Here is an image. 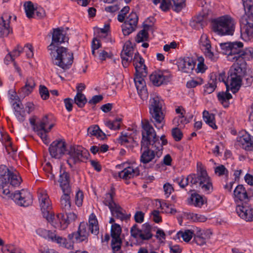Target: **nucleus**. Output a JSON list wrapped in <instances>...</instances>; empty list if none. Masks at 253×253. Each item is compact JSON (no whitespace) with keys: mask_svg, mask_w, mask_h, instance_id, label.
I'll list each match as a JSON object with an SVG mask.
<instances>
[{"mask_svg":"<svg viewBox=\"0 0 253 253\" xmlns=\"http://www.w3.org/2000/svg\"><path fill=\"white\" fill-rule=\"evenodd\" d=\"M21 181V178L16 173L10 171L5 166H0V196L3 199L12 200L20 206L27 207L33 203L31 193L27 190L22 189L13 194L9 190V185L16 187Z\"/></svg>","mask_w":253,"mask_h":253,"instance_id":"nucleus-1","label":"nucleus"},{"mask_svg":"<svg viewBox=\"0 0 253 253\" xmlns=\"http://www.w3.org/2000/svg\"><path fill=\"white\" fill-rule=\"evenodd\" d=\"M141 134L140 161L143 164L152 163L153 165L162 156L164 148L159 143L155 129L147 121L142 122Z\"/></svg>","mask_w":253,"mask_h":253,"instance_id":"nucleus-2","label":"nucleus"},{"mask_svg":"<svg viewBox=\"0 0 253 253\" xmlns=\"http://www.w3.org/2000/svg\"><path fill=\"white\" fill-rule=\"evenodd\" d=\"M36 233L42 237L52 242H56L68 249H72L73 248V243H81L83 242H87L86 237H82L83 235L78 230L76 232H73L68 235V238L69 240L67 241L66 238L57 236L56 231L48 230L43 228H39L36 230Z\"/></svg>","mask_w":253,"mask_h":253,"instance_id":"nucleus-3","label":"nucleus"},{"mask_svg":"<svg viewBox=\"0 0 253 253\" xmlns=\"http://www.w3.org/2000/svg\"><path fill=\"white\" fill-rule=\"evenodd\" d=\"M212 31L220 36H233L236 23L229 15H224L211 20Z\"/></svg>","mask_w":253,"mask_h":253,"instance_id":"nucleus-4","label":"nucleus"},{"mask_svg":"<svg viewBox=\"0 0 253 253\" xmlns=\"http://www.w3.org/2000/svg\"><path fill=\"white\" fill-rule=\"evenodd\" d=\"M244 44L241 42H231V55L229 56V61L235 62L232 66L241 67L242 70H246V61L251 59V51L248 48L244 49Z\"/></svg>","mask_w":253,"mask_h":253,"instance_id":"nucleus-5","label":"nucleus"},{"mask_svg":"<svg viewBox=\"0 0 253 253\" xmlns=\"http://www.w3.org/2000/svg\"><path fill=\"white\" fill-rule=\"evenodd\" d=\"M53 63L64 71L71 67L74 59L73 53L66 47L58 46L54 50L51 51Z\"/></svg>","mask_w":253,"mask_h":253,"instance_id":"nucleus-6","label":"nucleus"},{"mask_svg":"<svg viewBox=\"0 0 253 253\" xmlns=\"http://www.w3.org/2000/svg\"><path fill=\"white\" fill-rule=\"evenodd\" d=\"M163 104L164 101L158 96L150 99L149 110L150 119L158 129L162 128L165 125V114L162 111Z\"/></svg>","mask_w":253,"mask_h":253,"instance_id":"nucleus-7","label":"nucleus"},{"mask_svg":"<svg viewBox=\"0 0 253 253\" xmlns=\"http://www.w3.org/2000/svg\"><path fill=\"white\" fill-rule=\"evenodd\" d=\"M206 169L202 163L198 162L197 164V173L189 175L186 178L181 175L178 185L182 188L188 185L189 182L192 185L199 186L202 188H206Z\"/></svg>","mask_w":253,"mask_h":253,"instance_id":"nucleus-8","label":"nucleus"},{"mask_svg":"<svg viewBox=\"0 0 253 253\" xmlns=\"http://www.w3.org/2000/svg\"><path fill=\"white\" fill-rule=\"evenodd\" d=\"M198 61L197 67L195 69L197 73H203L205 71L204 68V58L203 56L197 57V59L192 57H186L179 60L177 66L179 71L186 73H191L195 69L196 61Z\"/></svg>","mask_w":253,"mask_h":253,"instance_id":"nucleus-9","label":"nucleus"},{"mask_svg":"<svg viewBox=\"0 0 253 253\" xmlns=\"http://www.w3.org/2000/svg\"><path fill=\"white\" fill-rule=\"evenodd\" d=\"M246 70H242L241 67L231 66L228 72V81H230L229 90L233 93H236L241 86L242 77L245 75Z\"/></svg>","mask_w":253,"mask_h":253,"instance_id":"nucleus-10","label":"nucleus"},{"mask_svg":"<svg viewBox=\"0 0 253 253\" xmlns=\"http://www.w3.org/2000/svg\"><path fill=\"white\" fill-rule=\"evenodd\" d=\"M68 154L69 158L67 162L71 168H72V165L70 162V160H73L74 164H76L87 160L89 155L86 149L79 145L71 147Z\"/></svg>","mask_w":253,"mask_h":253,"instance_id":"nucleus-11","label":"nucleus"},{"mask_svg":"<svg viewBox=\"0 0 253 253\" xmlns=\"http://www.w3.org/2000/svg\"><path fill=\"white\" fill-rule=\"evenodd\" d=\"M151 231V226L148 223L143 224L141 229L138 228V225L135 224L130 229V234L137 240H148L153 236Z\"/></svg>","mask_w":253,"mask_h":253,"instance_id":"nucleus-12","label":"nucleus"},{"mask_svg":"<svg viewBox=\"0 0 253 253\" xmlns=\"http://www.w3.org/2000/svg\"><path fill=\"white\" fill-rule=\"evenodd\" d=\"M69 40L68 37L66 35V33L63 30V28H57L53 29L52 33V41L47 48L48 50H54L59 45L65 42H68Z\"/></svg>","mask_w":253,"mask_h":253,"instance_id":"nucleus-13","label":"nucleus"},{"mask_svg":"<svg viewBox=\"0 0 253 253\" xmlns=\"http://www.w3.org/2000/svg\"><path fill=\"white\" fill-rule=\"evenodd\" d=\"M38 198L40 204L42 216L46 220H51L49 215L53 212L51 201L45 191L38 193Z\"/></svg>","mask_w":253,"mask_h":253,"instance_id":"nucleus-14","label":"nucleus"},{"mask_svg":"<svg viewBox=\"0 0 253 253\" xmlns=\"http://www.w3.org/2000/svg\"><path fill=\"white\" fill-rule=\"evenodd\" d=\"M246 14L240 19V26L253 24V0H242Z\"/></svg>","mask_w":253,"mask_h":253,"instance_id":"nucleus-15","label":"nucleus"},{"mask_svg":"<svg viewBox=\"0 0 253 253\" xmlns=\"http://www.w3.org/2000/svg\"><path fill=\"white\" fill-rule=\"evenodd\" d=\"M48 150L52 158L59 159L66 151V142L63 140H56L51 143Z\"/></svg>","mask_w":253,"mask_h":253,"instance_id":"nucleus-16","label":"nucleus"},{"mask_svg":"<svg viewBox=\"0 0 253 253\" xmlns=\"http://www.w3.org/2000/svg\"><path fill=\"white\" fill-rule=\"evenodd\" d=\"M171 75L169 72L159 71L153 72L150 76L151 82L155 86L166 84L170 81Z\"/></svg>","mask_w":253,"mask_h":253,"instance_id":"nucleus-17","label":"nucleus"},{"mask_svg":"<svg viewBox=\"0 0 253 253\" xmlns=\"http://www.w3.org/2000/svg\"><path fill=\"white\" fill-rule=\"evenodd\" d=\"M11 15L8 13H3L0 17V38H4L12 33L10 25Z\"/></svg>","mask_w":253,"mask_h":253,"instance_id":"nucleus-18","label":"nucleus"},{"mask_svg":"<svg viewBox=\"0 0 253 253\" xmlns=\"http://www.w3.org/2000/svg\"><path fill=\"white\" fill-rule=\"evenodd\" d=\"M125 164L118 165L116 167L118 169L123 168V169L118 173V176L125 180L133 178L140 175V171L139 167L134 168L129 166L124 168Z\"/></svg>","mask_w":253,"mask_h":253,"instance_id":"nucleus-19","label":"nucleus"},{"mask_svg":"<svg viewBox=\"0 0 253 253\" xmlns=\"http://www.w3.org/2000/svg\"><path fill=\"white\" fill-rule=\"evenodd\" d=\"M236 211L239 216L246 221H253V209L249 202L238 205L236 207Z\"/></svg>","mask_w":253,"mask_h":253,"instance_id":"nucleus-20","label":"nucleus"},{"mask_svg":"<svg viewBox=\"0 0 253 253\" xmlns=\"http://www.w3.org/2000/svg\"><path fill=\"white\" fill-rule=\"evenodd\" d=\"M233 198L236 203H241V204L249 202L250 200V197L242 184H238L235 187L233 191Z\"/></svg>","mask_w":253,"mask_h":253,"instance_id":"nucleus-21","label":"nucleus"},{"mask_svg":"<svg viewBox=\"0 0 253 253\" xmlns=\"http://www.w3.org/2000/svg\"><path fill=\"white\" fill-rule=\"evenodd\" d=\"M49 216H51V220H47L53 226L56 228L61 230H64L67 228L69 222L67 221L65 215L62 213H58L56 216L52 212Z\"/></svg>","mask_w":253,"mask_h":253,"instance_id":"nucleus-22","label":"nucleus"},{"mask_svg":"<svg viewBox=\"0 0 253 253\" xmlns=\"http://www.w3.org/2000/svg\"><path fill=\"white\" fill-rule=\"evenodd\" d=\"M62 192L72 191L70 185V174L64 169H60L59 178L58 180Z\"/></svg>","mask_w":253,"mask_h":253,"instance_id":"nucleus-23","label":"nucleus"},{"mask_svg":"<svg viewBox=\"0 0 253 253\" xmlns=\"http://www.w3.org/2000/svg\"><path fill=\"white\" fill-rule=\"evenodd\" d=\"M133 63L135 69V75H147L146 67L144 64V60L137 52L133 58Z\"/></svg>","mask_w":253,"mask_h":253,"instance_id":"nucleus-24","label":"nucleus"},{"mask_svg":"<svg viewBox=\"0 0 253 253\" xmlns=\"http://www.w3.org/2000/svg\"><path fill=\"white\" fill-rule=\"evenodd\" d=\"M36 119L37 117L35 116L29 119L30 124L35 131H39L41 130V129H43L44 125H48L49 123V116L48 115L44 116L40 121L37 122H36Z\"/></svg>","mask_w":253,"mask_h":253,"instance_id":"nucleus-25","label":"nucleus"},{"mask_svg":"<svg viewBox=\"0 0 253 253\" xmlns=\"http://www.w3.org/2000/svg\"><path fill=\"white\" fill-rule=\"evenodd\" d=\"M206 24V12L202 9V11L194 17L190 22V25L194 29L199 30L203 29Z\"/></svg>","mask_w":253,"mask_h":253,"instance_id":"nucleus-26","label":"nucleus"},{"mask_svg":"<svg viewBox=\"0 0 253 253\" xmlns=\"http://www.w3.org/2000/svg\"><path fill=\"white\" fill-rule=\"evenodd\" d=\"M73 196L72 191L63 192L60 198V208L63 212H69L72 211L71 198Z\"/></svg>","mask_w":253,"mask_h":253,"instance_id":"nucleus-27","label":"nucleus"},{"mask_svg":"<svg viewBox=\"0 0 253 253\" xmlns=\"http://www.w3.org/2000/svg\"><path fill=\"white\" fill-rule=\"evenodd\" d=\"M14 114L17 120L20 122H23L26 119V113L23 105L20 100L13 103Z\"/></svg>","mask_w":253,"mask_h":253,"instance_id":"nucleus-28","label":"nucleus"},{"mask_svg":"<svg viewBox=\"0 0 253 253\" xmlns=\"http://www.w3.org/2000/svg\"><path fill=\"white\" fill-rule=\"evenodd\" d=\"M35 86L36 83L34 79L31 77L27 78L25 85L20 89V95L23 97L28 96L33 91Z\"/></svg>","mask_w":253,"mask_h":253,"instance_id":"nucleus-29","label":"nucleus"},{"mask_svg":"<svg viewBox=\"0 0 253 253\" xmlns=\"http://www.w3.org/2000/svg\"><path fill=\"white\" fill-rule=\"evenodd\" d=\"M112 216L122 221L127 220L129 219L130 214H126L123 212V209L119 205H115V206L110 210Z\"/></svg>","mask_w":253,"mask_h":253,"instance_id":"nucleus-30","label":"nucleus"},{"mask_svg":"<svg viewBox=\"0 0 253 253\" xmlns=\"http://www.w3.org/2000/svg\"><path fill=\"white\" fill-rule=\"evenodd\" d=\"M87 133L88 134L95 136L100 140H104L106 137L105 133L101 130L98 125H92L89 126L87 129Z\"/></svg>","mask_w":253,"mask_h":253,"instance_id":"nucleus-31","label":"nucleus"},{"mask_svg":"<svg viewBox=\"0 0 253 253\" xmlns=\"http://www.w3.org/2000/svg\"><path fill=\"white\" fill-rule=\"evenodd\" d=\"M88 223V228L91 233L95 235L98 234L99 232L98 221L95 215L93 213H92L89 215Z\"/></svg>","mask_w":253,"mask_h":253,"instance_id":"nucleus-32","label":"nucleus"},{"mask_svg":"<svg viewBox=\"0 0 253 253\" xmlns=\"http://www.w3.org/2000/svg\"><path fill=\"white\" fill-rule=\"evenodd\" d=\"M229 88H228V89L226 88L225 92H220L217 94L218 100L223 104L224 107L229 106V100L232 97L231 94L229 92Z\"/></svg>","mask_w":253,"mask_h":253,"instance_id":"nucleus-33","label":"nucleus"},{"mask_svg":"<svg viewBox=\"0 0 253 253\" xmlns=\"http://www.w3.org/2000/svg\"><path fill=\"white\" fill-rule=\"evenodd\" d=\"M122 121V118L118 117L112 121L110 120H106L104 121V124L109 129L113 130H117L120 129Z\"/></svg>","mask_w":253,"mask_h":253,"instance_id":"nucleus-34","label":"nucleus"},{"mask_svg":"<svg viewBox=\"0 0 253 253\" xmlns=\"http://www.w3.org/2000/svg\"><path fill=\"white\" fill-rule=\"evenodd\" d=\"M188 203L189 205H193L195 207H200L204 204L203 198L197 193L192 194L188 199Z\"/></svg>","mask_w":253,"mask_h":253,"instance_id":"nucleus-35","label":"nucleus"},{"mask_svg":"<svg viewBox=\"0 0 253 253\" xmlns=\"http://www.w3.org/2000/svg\"><path fill=\"white\" fill-rule=\"evenodd\" d=\"M237 141L242 145L243 147L246 149L252 146L253 143L251 139V136L249 133H246L242 136L238 137Z\"/></svg>","mask_w":253,"mask_h":253,"instance_id":"nucleus-36","label":"nucleus"},{"mask_svg":"<svg viewBox=\"0 0 253 253\" xmlns=\"http://www.w3.org/2000/svg\"><path fill=\"white\" fill-rule=\"evenodd\" d=\"M210 80L207 84V93H211L214 91L216 87L217 76L215 74L211 73L210 76Z\"/></svg>","mask_w":253,"mask_h":253,"instance_id":"nucleus-37","label":"nucleus"},{"mask_svg":"<svg viewBox=\"0 0 253 253\" xmlns=\"http://www.w3.org/2000/svg\"><path fill=\"white\" fill-rule=\"evenodd\" d=\"M241 36L246 39H250L253 36V24L252 25H248L245 27H241Z\"/></svg>","mask_w":253,"mask_h":253,"instance_id":"nucleus-38","label":"nucleus"},{"mask_svg":"<svg viewBox=\"0 0 253 253\" xmlns=\"http://www.w3.org/2000/svg\"><path fill=\"white\" fill-rule=\"evenodd\" d=\"M114 195L115 193L112 192L106 193L104 196L103 203L105 205L108 206L110 210L112 209L115 206V205H117L114 201Z\"/></svg>","mask_w":253,"mask_h":253,"instance_id":"nucleus-39","label":"nucleus"},{"mask_svg":"<svg viewBox=\"0 0 253 253\" xmlns=\"http://www.w3.org/2000/svg\"><path fill=\"white\" fill-rule=\"evenodd\" d=\"M193 232L190 230H186L184 231H179L176 236L178 239L181 237L183 241L186 242H189L193 235Z\"/></svg>","mask_w":253,"mask_h":253,"instance_id":"nucleus-40","label":"nucleus"},{"mask_svg":"<svg viewBox=\"0 0 253 253\" xmlns=\"http://www.w3.org/2000/svg\"><path fill=\"white\" fill-rule=\"evenodd\" d=\"M221 52L227 55V59L229 61V56L231 55V42H222L219 44Z\"/></svg>","mask_w":253,"mask_h":253,"instance_id":"nucleus-41","label":"nucleus"},{"mask_svg":"<svg viewBox=\"0 0 253 253\" xmlns=\"http://www.w3.org/2000/svg\"><path fill=\"white\" fill-rule=\"evenodd\" d=\"M74 101L79 107L82 108L86 103L87 99L84 94L77 93L75 96Z\"/></svg>","mask_w":253,"mask_h":253,"instance_id":"nucleus-42","label":"nucleus"},{"mask_svg":"<svg viewBox=\"0 0 253 253\" xmlns=\"http://www.w3.org/2000/svg\"><path fill=\"white\" fill-rule=\"evenodd\" d=\"M122 228L120 225L117 223L113 224L111 226V235L112 238H121L120 235Z\"/></svg>","mask_w":253,"mask_h":253,"instance_id":"nucleus-43","label":"nucleus"},{"mask_svg":"<svg viewBox=\"0 0 253 253\" xmlns=\"http://www.w3.org/2000/svg\"><path fill=\"white\" fill-rule=\"evenodd\" d=\"M3 253H25L20 249L12 245H6L2 248Z\"/></svg>","mask_w":253,"mask_h":253,"instance_id":"nucleus-44","label":"nucleus"},{"mask_svg":"<svg viewBox=\"0 0 253 253\" xmlns=\"http://www.w3.org/2000/svg\"><path fill=\"white\" fill-rule=\"evenodd\" d=\"M24 6L27 17L29 18H32L35 10L33 3L28 1L25 3Z\"/></svg>","mask_w":253,"mask_h":253,"instance_id":"nucleus-45","label":"nucleus"},{"mask_svg":"<svg viewBox=\"0 0 253 253\" xmlns=\"http://www.w3.org/2000/svg\"><path fill=\"white\" fill-rule=\"evenodd\" d=\"M138 21V16L136 12H131L127 17L125 22L131 24V25L136 28Z\"/></svg>","mask_w":253,"mask_h":253,"instance_id":"nucleus-46","label":"nucleus"},{"mask_svg":"<svg viewBox=\"0 0 253 253\" xmlns=\"http://www.w3.org/2000/svg\"><path fill=\"white\" fill-rule=\"evenodd\" d=\"M78 230L83 235L82 237H86L88 240L90 229L87 223L84 222H81Z\"/></svg>","mask_w":253,"mask_h":253,"instance_id":"nucleus-47","label":"nucleus"},{"mask_svg":"<svg viewBox=\"0 0 253 253\" xmlns=\"http://www.w3.org/2000/svg\"><path fill=\"white\" fill-rule=\"evenodd\" d=\"M121 27L124 36L129 35L136 29V27L131 25V24L125 22L122 25Z\"/></svg>","mask_w":253,"mask_h":253,"instance_id":"nucleus-48","label":"nucleus"},{"mask_svg":"<svg viewBox=\"0 0 253 253\" xmlns=\"http://www.w3.org/2000/svg\"><path fill=\"white\" fill-rule=\"evenodd\" d=\"M173 2L172 9L179 12L185 6V0H171Z\"/></svg>","mask_w":253,"mask_h":253,"instance_id":"nucleus-49","label":"nucleus"},{"mask_svg":"<svg viewBox=\"0 0 253 253\" xmlns=\"http://www.w3.org/2000/svg\"><path fill=\"white\" fill-rule=\"evenodd\" d=\"M207 125H208L213 129H216L217 126L215 124V115L212 113H210L207 111Z\"/></svg>","mask_w":253,"mask_h":253,"instance_id":"nucleus-50","label":"nucleus"},{"mask_svg":"<svg viewBox=\"0 0 253 253\" xmlns=\"http://www.w3.org/2000/svg\"><path fill=\"white\" fill-rule=\"evenodd\" d=\"M148 39V33L145 29H143L139 31L137 34L135 41L138 42H141L144 41H147Z\"/></svg>","mask_w":253,"mask_h":253,"instance_id":"nucleus-51","label":"nucleus"},{"mask_svg":"<svg viewBox=\"0 0 253 253\" xmlns=\"http://www.w3.org/2000/svg\"><path fill=\"white\" fill-rule=\"evenodd\" d=\"M146 76H143L141 75H135V77L134 78V81L135 84V86L136 88H142L144 87H146L145 82L143 78V77H145Z\"/></svg>","mask_w":253,"mask_h":253,"instance_id":"nucleus-52","label":"nucleus"},{"mask_svg":"<svg viewBox=\"0 0 253 253\" xmlns=\"http://www.w3.org/2000/svg\"><path fill=\"white\" fill-rule=\"evenodd\" d=\"M214 172L219 176L225 175L226 178L228 177L229 174L228 169L223 165L214 168Z\"/></svg>","mask_w":253,"mask_h":253,"instance_id":"nucleus-53","label":"nucleus"},{"mask_svg":"<svg viewBox=\"0 0 253 253\" xmlns=\"http://www.w3.org/2000/svg\"><path fill=\"white\" fill-rule=\"evenodd\" d=\"M209 42V40L207 38V57H208L211 61L215 62L216 61L217 57L214 55L213 52L211 51V44Z\"/></svg>","mask_w":253,"mask_h":253,"instance_id":"nucleus-54","label":"nucleus"},{"mask_svg":"<svg viewBox=\"0 0 253 253\" xmlns=\"http://www.w3.org/2000/svg\"><path fill=\"white\" fill-rule=\"evenodd\" d=\"M192 116L190 117L189 119H187L183 115V113H181V115H179L178 117L174 118L173 122L174 124H177V126H179L180 124H186L190 122V120L192 119Z\"/></svg>","mask_w":253,"mask_h":253,"instance_id":"nucleus-55","label":"nucleus"},{"mask_svg":"<svg viewBox=\"0 0 253 253\" xmlns=\"http://www.w3.org/2000/svg\"><path fill=\"white\" fill-rule=\"evenodd\" d=\"M39 93L43 100H47L49 97V92L48 88L44 85L39 86Z\"/></svg>","mask_w":253,"mask_h":253,"instance_id":"nucleus-56","label":"nucleus"},{"mask_svg":"<svg viewBox=\"0 0 253 253\" xmlns=\"http://www.w3.org/2000/svg\"><path fill=\"white\" fill-rule=\"evenodd\" d=\"M121 52L123 53V55H124V56L132 57L133 54V48L130 44H126L124 46L123 49Z\"/></svg>","mask_w":253,"mask_h":253,"instance_id":"nucleus-57","label":"nucleus"},{"mask_svg":"<svg viewBox=\"0 0 253 253\" xmlns=\"http://www.w3.org/2000/svg\"><path fill=\"white\" fill-rule=\"evenodd\" d=\"M171 135L176 141H180L183 137L182 131L178 127H175L172 129Z\"/></svg>","mask_w":253,"mask_h":253,"instance_id":"nucleus-58","label":"nucleus"},{"mask_svg":"<svg viewBox=\"0 0 253 253\" xmlns=\"http://www.w3.org/2000/svg\"><path fill=\"white\" fill-rule=\"evenodd\" d=\"M137 92L141 98L143 100H146L148 97V93L146 87H144L142 88H137Z\"/></svg>","mask_w":253,"mask_h":253,"instance_id":"nucleus-59","label":"nucleus"},{"mask_svg":"<svg viewBox=\"0 0 253 253\" xmlns=\"http://www.w3.org/2000/svg\"><path fill=\"white\" fill-rule=\"evenodd\" d=\"M84 198V194L82 191H78L75 196V203L78 207H80L82 205L83 201Z\"/></svg>","mask_w":253,"mask_h":253,"instance_id":"nucleus-60","label":"nucleus"},{"mask_svg":"<svg viewBox=\"0 0 253 253\" xmlns=\"http://www.w3.org/2000/svg\"><path fill=\"white\" fill-rule=\"evenodd\" d=\"M134 218L136 222L141 223L144 221V213L141 211H137L134 215Z\"/></svg>","mask_w":253,"mask_h":253,"instance_id":"nucleus-61","label":"nucleus"},{"mask_svg":"<svg viewBox=\"0 0 253 253\" xmlns=\"http://www.w3.org/2000/svg\"><path fill=\"white\" fill-rule=\"evenodd\" d=\"M23 50L24 48L18 45L11 52H9V53H10L12 57L15 58V57L19 56L20 54L23 52Z\"/></svg>","mask_w":253,"mask_h":253,"instance_id":"nucleus-62","label":"nucleus"},{"mask_svg":"<svg viewBox=\"0 0 253 253\" xmlns=\"http://www.w3.org/2000/svg\"><path fill=\"white\" fill-rule=\"evenodd\" d=\"M151 216L155 222L160 223L162 221V217L160 215V211H159L154 210L152 211Z\"/></svg>","mask_w":253,"mask_h":253,"instance_id":"nucleus-63","label":"nucleus"},{"mask_svg":"<svg viewBox=\"0 0 253 253\" xmlns=\"http://www.w3.org/2000/svg\"><path fill=\"white\" fill-rule=\"evenodd\" d=\"M171 0H162L160 7L164 11H167L169 9L171 5Z\"/></svg>","mask_w":253,"mask_h":253,"instance_id":"nucleus-64","label":"nucleus"}]
</instances>
